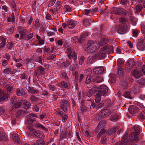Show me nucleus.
Returning <instances> with one entry per match:
<instances>
[{
    "mask_svg": "<svg viewBox=\"0 0 145 145\" xmlns=\"http://www.w3.org/2000/svg\"><path fill=\"white\" fill-rule=\"evenodd\" d=\"M136 133L132 132L131 133L129 137H127L126 135H124L123 138L122 139V141L121 144L122 145H129L131 143L132 144V142L133 141H137L138 140V137L139 133L140 132V126L137 125H136L133 127Z\"/></svg>",
    "mask_w": 145,
    "mask_h": 145,
    "instance_id": "f257e3e1",
    "label": "nucleus"
},
{
    "mask_svg": "<svg viewBox=\"0 0 145 145\" xmlns=\"http://www.w3.org/2000/svg\"><path fill=\"white\" fill-rule=\"evenodd\" d=\"M99 46L97 43L93 42L90 41H88L87 44H85L83 47L86 51L93 52L99 48Z\"/></svg>",
    "mask_w": 145,
    "mask_h": 145,
    "instance_id": "f03ea898",
    "label": "nucleus"
},
{
    "mask_svg": "<svg viewBox=\"0 0 145 145\" xmlns=\"http://www.w3.org/2000/svg\"><path fill=\"white\" fill-rule=\"evenodd\" d=\"M133 80L129 77H126L123 78L120 83V88L122 89H126L128 87V83L132 82Z\"/></svg>",
    "mask_w": 145,
    "mask_h": 145,
    "instance_id": "7ed1b4c3",
    "label": "nucleus"
},
{
    "mask_svg": "<svg viewBox=\"0 0 145 145\" xmlns=\"http://www.w3.org/2000/svg\"><path fill=\"white\" fill-rule=\"evenodd\" d=\"M127 13L126 10L122 8L114 7L112 9L111 14L125 16Z\"/></svg>",
    "mask_w": 145,
    "mask_h": 145,
    "instance_id": "20e7f679",
    "label": "nucleus"
},
{
    "mask_svg": "<svg viewBox=\"0 0 145 145\" xmlns=\"http://www.w3.org/2000/svg\"><path fill=\"white\" fill-rule=\"evenodd\" d=\"M108 90V88L104 85H102L99 86L98 92L96 94L98 97H100L101 96L104 95Z\"/></svg>",
    "mask_w": 145,
    "mask_h": 145,
    "instance_id": "39448f33",
    "label": "nucleus"
},
{
    "mask_svg": "<svg viewBox=\"0 0 145 145\" xmlns=\"http://www.w3.org/2000/svg\"><path fill=\"white\" fill-rule=\"evenodd\" d=\"M107 135L106 131L104 129H101L98 133L97 136V139H99L100 137L101 138V141L103 144L105 143L106 142V136Z\"/></svg>",
    "mask_w": 145,
    "mask_h": 145,
    "instance_id": "423d86ee",
    "label": "nucleus"
},
{
    "mask_svg": "<svg viewBox=\"0 0 145 145\" xmlns=\"http://www.w3.org/2000/svg\"><path fill=\"white\" fill-rule=\"evenodd\" d=\"M66 52L67 54V56L69 59H71L73 58L75 60L77 58V54L72 48L69 47H67Z\"/></svg>",
    "mask_w": 145,
    "mask_h": 145,
    "instance_id": "0eeeda50",
    "label": "nucleus"
},
{
    "mask_svg": "<svg viewBox=\"0 0 145 145\" xmlns=\"http://www.w3.org/2000/svg\"><path fill=\"white\" fill-rule=\"evenodd\" d=\"M113 112L109 108H105L99 112V116L102 118H106L108 116Z\"/></svg>",
    "mask_w": 145,
    "mask_h": 145,
    "instance_id": "6e6552de",
    "label": "nucleus"
},
{
    "mask_svg": "<svg viewBox=\"0 0 145 145\" xmlns=\"http://www.w3.org/2000/svg\"><path fill=\"white\" fill-rule=\"evenodd\" d=\"M101 51L104 52L105 54H110L114 51V48L113 46L110 45H106L101 49Z\"/></svg>",
    "mask_w": 145,
    "mask_h": 145,
    "instance_id": "1a4fd4ad",
    "label": "nucleus"
},
{
    "mask_svg": "<svg viewBox=\"0 0 145 145\" xmlns=\"http://www.w3.org/2000/svg\"><path fill=\"white\" fill-rule=\"evenodd\" d=\"M127 26L126 24H123L119 26L117 31L118 33L120 34H123L127 33Z\"/></svg>",
    "mask_w": 145,
    "mask_h": 145,
    "instance_id": "9d476101",
    "label": "nucleus"
},
{
    "mask_svg": "<svg viewBox=\"0 0 145 145\" xmlns=\"http://www.w3.org/2000/svg\"><path fill=\"white\" fill-rule=\"evenodd\" d=\"M100 52H97L94 54L93 56V58L95 59H101L105 57L106 54L104 52H102L100 50Z\"/></svg>",
    "mask_w": 145,
    "mask_h": 145,
    "instance_id": "9b49d317",
    "label": "nucleus"
},
{
    "mask_svg": "<svg viewBox=\"0 0 145 145\" xmlns=\"http://www.w3.org/2000/svg\"><path fill=\"white\" fill-rule=\"evenodd\" d=\"M137 49L143 51L145 50V39H140L139 42L137 44Z\"/></svg>",
    "mask_w": 145,
    "mask_h": 145,
    "instance_id": "f8f14e48",
    "label": "nucleus"
},
{
    "mask_svg": "<svg viewBox=\"0 0 145 145\" xmlns=\"http://www.w3.org/2000/svg\"><path fill=\"white\" fill-rule=\"evenodd\" d=\"M87 74L88 76L86 78V83L87 84L90 83L91 81H93V78H91V76L90 75L92 73V71L90 69H86L84 71Z\"/></svg>",
    "mask_w": 145,
    "mask_h": 145,
    "instance_id": "ddd939ff",
    "label": "nucleus"
},
{
    "mask_svg": "<svg viewBox=\"0 0 145 145\" xmlns=\"http://www.w3.org/2000/svg\"><path fill=\"white\" fill-rule=\"evenodd\" d=\"M134 64V61L133 59H131L128 60L126 64L125 68L126 71L128 72L130 71Z\"/></svg>",
    "mask_w": 145,
    "mask_h": 145,
    "instance_id": "4468645a",
    "label": "nucleus"
},
{
    "mask_svg": "<svg viewBox=\"0 0 145 145\" xmlns=\"http://www.w3.org/2000/svg\"><path fill=\"white\" fill-rule=\"evenodd\" d=\"M35 118H37V115L33 113L30 114L27 116L26 122L27 123L31 124L35 120Z\"/></svg>",
    "mask_w": 145,
    "mask_h": 145,
    "instance_id": "2eb2a0df",
    "label": "nucleus"
},
{
    "mask_svg": "<svg viewBox=\"0 0 145 145\" xmlns=\"http://www.w3.org/2000/svg\"><path fill=\"white\" fill-rule=\"evenodd\" d=\"M35 73L37 75L41 76L45 73V71L44 68L40 66L37 68Z\"/></svg>",
    "mask_w": 145,
    "mask_h": 145,
    "instance_id": "dca6fc26",
    "label": "nucleus"
},
{
    "mask_svg": "<svg viewBox=\"0 0 145 145\" xmlns=\"http://www.w3.org/2000/svg\"><path fill=\"white\" fill-rule=\"evenodd\" d=\"M106 124V121L105 120H102L99 123L98 125L95 130V133H98L101 129V128L103 127Z\"/></svg>",
    "mask_w": 145,
    "mask_h": 145,
    "instance_id": "f3484780",
    "label": "nucleus"
},
{
    "mask_svg": "<svg viewBox=\"0 0 145 145\" xmlns=\"http://www.w3.org/2000/svg\"><path fill=\"white\" fill-rule=\"evenodd\" d=\"M78 22L74 20H70L67 22V26L70 29L73 28L77 24Z\"/></svg>",
    "mask_w": 145,
    "mask_h": 145,
    "instance_id": "a211bd4d",
    "label": "nucleus"
},
{
    "mask_svg": "<svg viewBox=\"0 0 145 145\" xmlns=\"http://www.w3.org/2000/svg\"><path fill=\"white\" fill-rule=\"evenodd\" d=\"M19 32L20 33L21 38H24L25 35L27 33V30L22 27H18Z\"/></svg>",
    "mask_w": 145,
    "mask_h": 145,
    "instance_id": "6ab92c4d",
    "label": "nucleus"
},
{
    "mask_svg": "<svg viewBox=\"0 0 145 145\" xmlns=\"http://www.w3.org/2000/svg\"><path fill=\"white\" fill-rule=\"evenodd\" d=\"M33 133L36 137L40 138H43L45 136L43 133L41 131L36 130L33 131Z\"/></svg>",
    "mask_w": 145,
    "mask_h": 145,
    "instance_id": "aec40b11",
    "label": "nucleus"
},
{
    "mask_svg": "<svg viewBox=\"0 0 145 145\" xmlns=\"http://www.w3.org/2000/svg\"><path fill=\"white\" fill-rule=\"evenodd\" d=\"M138 108L135 105H131L129 108V110L131 114H135L138 111Z\"/></svg>",
    "mask_w": 145,
    "mask_h": 145,
    "instance_id": "412c9836",
    "label": "nucleus"
},
{
    "mask_svg": "<svg viewBox=\"0 0 145 145\" xmlns=\"http://www.w3.org/2000/svg\"><path fill=\"white\" fill-rule=\"evenodd\" d=\"M81 105L80 107V109L81 110L80 113L82 114H84L87 110V107L84 105V101H80Z\"/></svg>",
    "mask_w": 145,
    "mask_h": 145,
    "instance_id": "4be33fe9",
    "label": "nucleus"
},
{
    "mask_svg": "<svg viewBox=\"0 0 145 145\" xmlns=\"http://www.w3.org/2000/svg\"><path fill=\"white\" fill-rule=\"evenodd\" d=\"M97 90V88L96 87H93L89 90L86 93V95L90 97L94 93H95Z\"/></svg>",
    "mask_w": 145,
    "mask_h": 145,
    "instance_id": "5701e85b",
    "label": "nucleus"
},
{
    "mask_svg": "<svg viewBox=\"0 0 145 145\" xmlns=\"http://www.w3.org/2000/svg\"><path fill=\"white\" fill-rule=\"evenodd\" d=\"M9 95L4 93H0V102L6 100L9 97Z\"/></svg>",
    "mask_w": 145,
    "mask_h": 145,
    "instance_id": "b1692460",
    "label": "nucleus"
},
{
    "mask_svg": "<svg viewBox=\"0 0 145 145\" xmlns=\"http://www.w3.org/2000/svg\"><path fill=\"white\" fill-rule=\"evenodd\" d=\"M13 140L15 142L19 143L20 141V136L17 134L14 133L12 135Z\"/></svg>",
    "mask_w": 145,
    "mask_h": 145,
    "instance_id": "393cba45",
    "label": "nucleus"
},
{
    "mask_svg": "<svg viewBox=\"0 0 145 145\" xmlns=\"http://www.w3.org/2000/svg\"><path fill=\"white\" fill-rule=\"evenodd\" d=\"M131 91L135 93H137L140 92L141 87L137 84H135L132 89Z\"/></svg>",
    "mask_w": 145,
    "mask_h": 145,
    "instance_id": "a878e982",
    "label": "nucleus"
},
{
    "mask_svg": "<svg viewBox=\"0 0 145 145\" xmlns=\"http://www.w3.org/2000/svg\"><path fill=\"white\" fill-rule=\"evenodd\" d=\"M104 71V69L102 67L95 68L93 70V72L97 74H101Z\"/></svg>",
    "mask_w": 145,
    "mask_h": 145,
    "instance_id": "bb28decb",
    "label": "nucleus"
},
{
    "mask_svg": "<svg viewBox=\"0 0 145 145\" xmlns=\"http://www.w3.org/2000/svg\"><path fill=\"white\" fill-rule=\"evenodd\" d=\"M16 95L19 96H24L25 95V93L22 89L18 88L16 89Z\"/></svg>",
    "mask_w": 145,
    "mask_h": 145,
    "instance_id": "cd10ccee",
    "label": "nucleus"
},
{
    "mask_svg": "<svg viewBox=\"0 0 145 145\" xmlns=\"http://www.w3.org/2000/svg\"><path fill=\"white\" fill-rule=\"evenodd\" d=\"M6 38L3 36H0V49L5 45Z\"/></svg>",
    "mask_w": 145,
    "mask_h": 145,
    "instance_id": "c85d7f7f",
    "label": "nucleus"
},
{
    "mask_svg": "<svg viewBox=\"0 0 145 145\" xmlns=\"http://www.w3.org/2000/svg\"><path fill=\"white\" fill-rule=\"evenodd\" d=\"M61 105L65 106H69V102L66 98H64L61 100Z\"/></svg>",
    "mask_w": 145,
    "mask_h": 145,
    "instance_id": "c756f323",
    "label": "nucleus"
},
{
    "mask_svg": "<svg viewBox=\"0 0 145 145\" xmlns=\"http://www.w3.org/2000/svg\"><path fill=\"white\" fill-rule=\"evenodd\" d=\"M7 20L10 22H14L15 20L14 13L12 12L10 16H7Z\"/></svg>",
    "mask_w": 145,
    "mask_h": 145,
    "instance_id": "7c9ffc66",
    "label": "nucleus"
},
{
    "mask_svg": "<svg viewBox=\"0 0 145 145\" xmlns=\"http://www.w3.org/2000/svg\"><path fill=\"white\" fill-rule=\"evenodd\" d=\"M26 89L29 92H31L32 93L38 94V90L37 89H34L33 87L31 88L29 86H26Z\"/></svg>",
    "mask_w": 145,
    "mask_h": 145,
    "instance_id": "2f4dec72",
    "label": "nucleus"
},
{
    "mask_svg": "<svg viewBox=\"0 0 145 145\" xmlns=\"http://www.w3.org/2000/svg\"><path fill=\"white\" fill-rule=\"evenodd\" d=\"M30 99L31 101L34 103H37L39 101V98L35 96V95H31Z\"/></svg>",
    "mask_w": 145,
    "mask_h": 145,
    "instance_id": "473e14b6",
    "label": "nucleus"
},
{
    "mask_svg": "<svg viewBox=\"0 0 145 145\" xmlns=\"http://www.w3.org/2000/svg\"><path fill=\"white\" fill-rule=\"evenodd\" d=\"M108 40L106 37L102 39L100 41V43L98 44L99 46H103L108 42Z\"/></svg>",
    "mask_w": 145,
    "mask_h": 145,
    "instance_id": "72a5a7b5",
    "label": "nucleus"
},
{
    "mask_svg": "<svg viewBox=\"0 0 145 145\" xmlns=\"http://www.w3.org/2000/svg\"><path fill=\"white\" fill-rule=\"evenodd\" d=\"M119 118V117L116 114H112L110 116V119L111 121H117Z\"/></svg>",
    "mask_w": 145,
    "mask_h": 145,
    "instance_id": "f704fd0d",
    "label": "nucleus"
},
{
    "mask_svg": "<svg viewBox=\"0 0 145 145\" xmlns=\"http://www.w3.org/2000/svg\"><path fill=\"white\" fill-rule=\"evenodd\" d=\"M130 20L132 25L134 26L136 25L138 21L137 18L135 17L131 16Z\"/></svg>",
    "mask_w": 145,
    "mask_h": 145,
    "instance_id": "c9c22d12",
    "label": "nucleus"
},
{
    "mask_svg": "<svg viewBox=\"0 0 145 145\" xmlns=\"http://www.w3.org/2000/svg\"><path fill=\"white\" fill-rule=\"evenodd\" d=\"M142 8V7L141 5H137L134 8L135 13L138 14L141 11Z\"/></svg>",
    "mask_w": 145,
    "mask_h": 145,
    "instance_id": "e433bc0d",
    "label": "nucleus"
},
{
    "mask_svg": "<svg viewBox=\"0 0 145 145\" xmlns=\"http://www.w3.org/2000/svg\"><path fill=\"white\" fill-rule=\"evenodd\" d=\"M139 72L137 70L135 69L132 71L133 75L137 79L138 78L140 77V75H139Z\"/></svg>",
    "mask_w": 145,
    "mask_h": 145,
    "instance_id": "4c0bfd02",
    "label": "nucleus"
},
{
    "mask_svg": "<svg viewBox=\"0 0 145 145\" xmlns=\"http://www.w3.org/2000/svg\"><path fill=\"white\" fill-rule=\"evenodd\" d=\"M34 26L36 28H41L42 27L41 24H40L39 20L38 18L35 20Z\"/></svg>",
    "mask_w": 145,
    "mask_h": 145,
    "instance_id": "58836bf2",
    "label": "nucleus"
},
{
    "mask_svg": "<svg viewBox=\"0 0 145 145\" xmlns=\"http://www.w3.org/2000/svg\"><path fill=\"white\" fill-rule=\"evenodd\" d=\"M63 10L65 13H67L70 12L71 11V8L69 5H65L64 6Z\"/></svg>",
    "mask_w": 145,
    "mask_h": 145,
    "instance_id": "ea45409f",
    "label": "nucleus"
},
{
    "mask_svg": "<svg viewBox=\"0 0 145 145\" xmlns=\"http://www.w3.org/2000/svg\"><path fill=\"white\" fill-rule=\"evenodd\" d=\"M33 33H30L27 35H25L24 37V38L26 40H28L31 39L33 37Z\"/></svg>",
    "mask_w": 145,
    "mask_h": 145,
    "instance_id": "a19ab883",
    "label": "nucleus"
},
{
    "mask_svg": "<svg viewBox=\"0 0 145 145\" xmlns=\"http://www.w3.org/2000/svg\"><path fill=\"white\" fill-rule=\"evenodd\" d=\"M124 96L126 98L132 99H133V97L131 96L130 93L128 91L125 92L123 94Z\"/></svg>",
    "mask_w": 145,
    "mask_h": 145,
    "instance_id": "79ce46f5",
    "label": "nucleus"
},
{
    "mask_svg": "<svg viewBox=\"0 0 145 145\" xmlns=\"http://www.w3.org/2000/svg\"><path fill=\"white\" fill-rule=\"evenodd\" d=\"M31 105V103L30 102L27 101L24 103L23 105V106L25 109H27L30 108Z\"/></svg>",
    "mask_w": 145,
    "mask_h": 145,
    "instance_id": "37998d69",
    "label": "nucleus"
},
{
    "mask_svg": "<svg viewBox=\"0 0 145 145\" xmlns=\"http://www.w3.org/2000/svg\"><path fill=\"white\" fill-rule=\"evenodd\" d=\"M103 78L102 77L99 76L96 77L95 79H93V82H96L97 83H99L103 81Z\"/></svg>",
    "mask_w": 145,
    "mask_h": 145,
    "instance_id": "c03bdc74",
    "label": "nucleus"
},
{
    "mask_svg": "<svg viewBox=\"0 0 145 145\" xmlns=\"http://www.w3.org/2000/svg\"><path fill=\"white\" fill-rule=\"evenodd\" d=\"M14 107L15 108H17L20 107L22 104V101H18L14 103Z\"/></svg>",
    "mask_w": 145,
    "mask_h": 145,
    "instance_id": "a18cd8bd",
    "label": "nucleus"
},
{
    "mask_svg": "<svg viewBox=\"0 0 145 145\" xmlns=\"http://www.w3.org/2000/svg\"><path fill=\"white\" fill-rule=\"evenodd\" d=\"M137 82L140 85L144 86L145 85V79L144 78H142L138 80Z\"/></svg>",
    "mask_w": 145,
    "mask_h": 145,
    "instance_id": "49530a36",
    "label": "nucleus"
},
{
    "mask_svg": "<svg viewBox=\"0 0 145 145\" xmlns=\"http://www.w3.org/2000/svg\"><path fill=\"white\" fill-rule=\"evenodd\" d=\"M139 119L142 120L145 119V112H141L138 116Z\"/></svg>",
    "mask_w": 145,
    "mask_h": 145,
    "instance_id": "de8ad7c7",
    "label": "nucleus"
},
{
    "mask_svg": "<svg viewBox=\"0 0 145 145\" xmlns=\"http://www.w3.org/2000/svg\"><path fill=\"white\" fill-rule=\"evenodd\" d=\"M61 87L68 89L69 88V86L67 84V82L65 81H62L60 84Z\"/></svg>",
    "mask_w": 145,
    "mask_h": 145,
    "instance_id": "09e8293b",
    "label": "nucleus"
},
{
    "mask_svg": "<svg viewBox=\"0 0 145 145\" xmlns=\"http://www.w3.org/2000/svg\"><path fill=\"white\" fill-rule=\"evenodd\" d=\"M88 36V33H86L82 34L80 38V41H82L85 40Z\"/></svg>",
    "mask_w": 145,
    "mask_h": 145,
    "instance_id": "8fccbe9b",
    "label": "nucleus"
},
{
    "mask_svg": "<svg viewBox=\"0 0 145 145\" xmlns=\"http://www.w3.org/2000/svg\"><path fill=\"white\" fill-rule=\"evenodd\" d=\"M56 11H58L60 9L61 7V2L59 1H57L56 3Z\"/></svg>",
    "mask_w": 145,
    "mask_h": 145,
    "instance_id": "3c124183",
    "label": "nucleus"
},
{
    "mask_svg": "<svg viewBox=\"0 0 145 145\" xmlns=\"http://www.w3.org/2000/svg\"><path fill=\"white\" fill-rule=\"evenodd\" d=\"M94 59L93 58V56L92 57H89L87 61V63L88 64H92L93 59Z\"/></svg>",
    "mask_w": 145,
    "mask_h": 145,
    "instance_id": "603ef678",
    "label": "nucleus"
},
{
    "mask_svg": "<svg viewBox=\"0 0 145 145\" xmlns=\"http://www.w3.org/2000/svg\"><path fill=\"white\" fill-rule=\"evenodd\" d=\"M24 113V112L23 110H19L17 111L16 114V117H19L20 116H21Z\"/></svg>",
    "mask_w": 145,
    "mask_h": 145,
    "instance_id": "864d4df0",
    "label": "nucleus"
},
{
    "mask_svg": "<svg viewBox=\"0 0 145 145\" xmlns=\"http://www.w3.org/2000/svg\"><path fill=\"white\" fill-rule=\"evenodd\" d=\"M88 101L91 102V106H92L93 108H96V105L95 103H94V100L92 98H90L89 100H88Z\"/></svg>",
    "mask_w": 145,
    "mask_h": 145,
    "instance_id": "5fc2aeb1",
    "label": "nucleus"
},
{
    "mask_svg": "<svg viewBox=\"0 0 145 145\" xmlns=\"http://www.w3.org/2000/svg\"><path fill=\"white\" fill-rule=\"evenodd\" d=\"M71 62L72 61L71 60H67L66 62H63V64L64 66L67 67L71 64Z\"/></svg>",
    "mask_w": 145,
    "mask_h": 145,
    "instance_id": "6e6d98bb",
    "label": "nucleus"
},
{
    "mask_svg": "<svg viewBox=\"0 0 145 145\" xmlns=\"http://www.w3.org/2000/svg\"><path fill=\"white\" fill-rule=\"evenodd\" d=\"M118 73L120 76H121L123 74V71L122 69L119 67L118 69Z\"/></svg>",
    "mask_w": 145,
    "mask_h": 145,
    "instance_id": "4d7b16f0",
    "label": "nucleus"
},
{
    "mask_svg": "<svg viewBox=\"0 0 145 145\" xmlns=\"http://www.w3.org/2000/svg\"><path fill=\"white\" fill-rule=\"evenodd\" d=\"M129 0H120V2L121 5H124L126 7V5L129 3Z\"/></svg>",
    "mask_w": 145,
    "mask_h": 145,
    "instance_id": "13d9d810",
    "label": "nucleus"
},
{
    "mask_svg": "<svg viewBox=\"0 0 145 145\" xmlns=\"http://www.w3.org/2000/svg\"><path fill=\"white\" fill-rule=\"evenodd\" d=\"M14 43L11 42H9L8 43L7 46L8 49H11L13 47Z\"/></svg>",
    "mask_w": 145,
    "mask_h": 145,
    "instance_id": "bf43d9fd",
    "label": "nucleus"
},
{
    "mask_svg": "<svg viewBox=\"0 0 145 145\" xmlns=\"http://www.w3.org/2000/svg\"><path fill=\"white\" fill-rule=\"evenodd\" d=\"M44 50L45 52L48 53L50 54H51L50 46V47L44 46Z\"/></svg>",
    "mask_w": 145,
    "mask_h": 145,
    "instance_id": "052dcab7",
    "label": "nucleus"
},
{
    "mask_svg": "<svg viewBox=\"0 0 145 145\" xmlns=\"http://www.w3.org/2000/svg\"><path fill=\"white\" fill-rule=\"evenodd\" d=\"M11 71V69L9 68H7L3 70V72L7 74H9Z\"/></svg>",
    "mask_w": 145,
    "mask_h": 145,
    "instance_id": "680f3d73",
    "label": "nucleus"
},
{
    "mask_svg": "<svg viewBox=\"0 0 145 145\" xmlns=\"http://www.w3.org/2000/svg\"><path fill=\"white\" fill-rule=\"evenodd\" d=\"M7 139V138L5 136L4 133H3V132H0V140H6Z\"/></svg>",
    "mask_w": 145,
    "mask_h": 145,
    "instance_id": "e2e57ef3",
    "label": "nucleus"
},
{
    "mask_svg": "<svg viewBox=\"0 0 145 145\" xmlns=\"http://www.w3.org/2000/svg\"><path fill=\"white\" fill-rule=\"evenodd\" d=\"M36 142L37 145H44L45 144L44 141L42 140H37Z\"/></svg>",
    "mask_w": 145,
    "mask_h": 145,
    "instance_id": "0e129e2a",
    "label": "nucleus"
},
{
    "mask_svg": "<svg viewBox=\"0 0 145 145\" xmlns=\"http://www.w3.org/2000/svg\"><path fill=\"white\" fill-rule=\"evenodd\" d=\"M56 55L53 54L51 56H50L47 57V59L49 60H52L56 57Z\"/></svg>",
    "mask_w": 145,
    "mask_h": 145,
    "instance_id": "69168bd1",
    "label": "nucleus"
},
{
    "mask_svg": "<svg viewBox=\"0 0 145 145\" xmlns=\"http://www.w3.org/2000/svg\"><path fill=\"white\" fill-rule=\"evenodd\" d=\"M11 6L13 10L15 11H16V5L15 2L14 1H12L11 2Z\"/></svg>",
    "mask_w": 145,
    "mask_h": 145,
    "instance_id": "338daca9",
    "label": "nucleus"
},
{
    "mask_svg": "<svg viewBox=\"0 0 145 145\" xmlns=\"http://www.w3.org/2000/svg\"><path fill=\"white\" fill-rule=\"evenodd\" d=\"M123 60L121 59H118L117 61V65L118 66H120L122 64L124 63Z\"/></svg>",
    "mask_w": 145,
    "mask_h": 145,
    "instance_id": "774afa93",
    "label": "nucleus"
}]
</instances>
